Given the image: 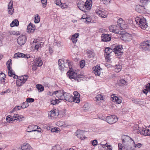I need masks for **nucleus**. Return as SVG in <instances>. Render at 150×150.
Masks as SVG:
<instances>
[{"mask_svg":"<svg viewBox=\"0 0 150 150\" xmlns=\"http://www.w3.org/2000/svg\"><path fill=\"white\" fill-rule=\"evenodd\" d=\"M101 40L104 42L110 41L111 38V36L108 34L103 33L101 35Z\"/></svg>","mask_w":150,"mask_h":150,"instance_id":"nucleus-13","label":"nucleus"},{"mask_svg":"<svg viewBox=\"0 0 150 150\" xmlns=\"http://www.w3.org/2000/svg\"><path fill=\"white\" fill-rule=\"evenodd\" d=\"M93 72L95 75H100L102 71V69L101 68L99 65H97L93 68Z\"/></svg>","mask_w":150,"mask_h":150,"instance_id":"nucleus-19","label":"nucleus"},{"mask_svg":"<svg viewBox=\"0 0 150 150\" xmlns=\"http://www.w3.org/2000/svg\"><path fill=\"white\" fill-rule=\"evenodd\" d=\"M109 30L110 32H112L115 34H121L122 31H120L117 28V27L116 26H111L109 27Z\"/></svg>","mask_w":150,"mask_h":150,"instance_id":"nucleus-18","label":"nucleus"},{"mask_svg":"<svg viewBox=\"0 0 150 150\" xmlns=\"http://www.w3.org/2000/svg\"><path fill=\"white\" fill-rule=\"evenodd\" d=\"M59 100H65L66 101L71 102L72 100V95L69 93L64 92L63 94L58 97Z\"/></svg>","mask_w":150,"mask_h":150,"instance_id":"nucleus-5","label":"nucleus"},{"mask_svg":"<svg viewBox=\"0 0 150 150\" xmlns=\"http://www.w3.org/2000/svg\"><path fill=\"white\" fill-rule=\"evenodd\" d=\"M8 13L11 15H12L14 12V9L13 8H8Z\"/></svg>","mask_w":150,"mask_h":150,"instance_id":"nucleus-47","label":"nucleus"},{"mask_svg":"<svg viewBox=\"0 0 150 150\" xmlns=\"http://www.w3.org/2000/svg\"><path fill=\"white\" fill-rule=\"evenodd\" d=\"M18 25L19 21L17 19H15L13 20L10 24V25L11 27L14 26H17Z\"/></svg>","mask_w":150,"mask_h":150,"instance_id":"nucleus-29","label":"nucleus"},{"mask_svg":"<svg viewBox=\"0 0 150 150\" xmlns=\"http://www.w3.org/2000/svg\"><path fill=\"white\" fill-rule=\"evenodd\" d=\"M85 65V62L84 60H82L80 62V67L81 68H83Z\"/></svg>","mask_w":150,"mask_h":150,"instance_id":"nucleus-46","label":"nucleus"},{"mask_svg":"<svg viewBox=\"0 0 150 150\" xmlns=\"http://www.w3.org/2000/svg\"><path fill=\"white\" fill-rule=\"evenodd\" d=\"M27 39L26 35H21L17 39L18 43L21 46L24 45L26 42Z\"/></svg>","mask_w":150,"mask_h":150,"instance_id":"nucleus-10","label":"nucleus"},{"mask_svg":"<svg viewBox=\"0 0 150 150\" xmlns=\"http://www.w3.org/2000/svg\"><path fill=\"white\" fill-rule=\"evenodd\" d=\"M22 150H33V148L28 143H24L21 146Z\"/></svg>","mask_w":150,"mask_h":150,"instance_id":"nucleus-23","label":"nucleus"},{"mask_svg":"<svg viewBox=\"0 0 150 150\" xmlns=\"http://www.w3.org/2000/svg\"><path fill=\"white\" fill-rule=\"evenodd\" d=\"M28 76H14L13 78H17V79L21 80V81H24L25 80V82L28 78Z\"/></svg>","mask_w":150,"mask_h":150,"instance_id":"nucleus-24","label":"nucleus"},{"mask_svg":"<svg viewBox=\"0 0 150 150\" xmlns=\"http://www.w3.org/2000/svg\"><path fill=\"white\" fill-rule=\"evenodd\" d=\"M11 92V90H10L9 89H7L6 91H4V92H2L1 93V95H3L4 94V93H9V92Z\"/></svg>","mask_w":150,"mask_h":150,"instance_id":"nucleus-61","label":"nucleus"},{"mask_svg":"<svg viewBox=\"0 0 150 150\" xmlns=\"http://www.w3.org/2000/svg\"><path fill=\"white\" fill-rule=\"evenodd\" d=\"M51 131L52 132H55L57 133L59 132L60 131V129L58 127H54L51 129Z\"/></svg>","mask_w":150,"mask_h":150,"instance_id":"nucleus-44","label":"nucleus"},{"mask_svg":"<svg viewBox=\"0 0 150 150\" xmlns=\"http://www.w3.org/2000/svg\"><path fill=\"white\" fill-rule=\"evenodd\" d=\"M114 47L113 48V52L115 54L116 56L118 57V58H120L123 54V52L121 51V50L123 49L122 45H115L114 46Z\"/></svg>","mask_w":150,"mask_h":150,"instance_id":"nucleus-3","label":"nucleus"},{"mask_svg":"<svg viewBox=\"0 0 150 150\" xmlns=\"http://www.w3.org/2000/svg\"><path fill=\"white\" fill-rule=\"evenodd\" d=\"M50 113V116L54 117V116H58L59 114L58 110L56 109L51 111L48 113L49 115Z\"/></svg>","mask_w":150,"mask_h":150,"instance_id":"nucleus-27","label":"nucleus"},{"mask_svg":"<svg viewBox=\"0 0 150 150\" xmlns=\"http://www.w3.org/2000/svg\"><path fill=\"white\" fill-rule=\"evenodd\" d=\"M111 98L112 101H115L118 104H119L121 103V99L117 96H113V97H111Z\"/></svg>","mask_w":150,"mask_h":150,"instance_id":"nucleus-30","label":"nucleus"},{"mask_svg":"<svg viewBox=\"0 0 150 150\" xmlns=\"http://www.w3.org/2000/svg\"><path fill=\"white\" fill-rule=\"evenodd\" d=\"M86 54L88 55L89 58L93 57L94 55V53L93 52L89 50H87Z\"/></svg>","mask_w":150,"mask_h":150,"instance_id":"nucleus-33","label":"nucleus"},{"mask_svg":"<svg viewBox=\"0 0 150 150\" xmlns=\"http://www.w3.org/2000/svg\"><path fill=\"white\" fill-rule=\"evenodd\" d=\"M79 97H73L72 96V100L70 102H74L76 103H79L80 101Z\"/></svg>","mask_w":150,"mask_h":150,"instance_id":"nucleus-32","label":"nucleus"},{"mask_svg":"<svg viewBox=\"0 0 150 150\" xmlns=\"http://www.w3.org/2000/svg\"><path fill=\"white\" fill-rule=\"evenodd\" d=\"M23 53L20 52L16 53L14 54V58H18L23 57Z\"/></svg>","mask_w":150,"mask_h":150,"instance_id":"nucleus-37","label":"nucleus"},{"mask_svg":"<svg viewBox=\"0 0 150 150\" xmlns=\"http://www.w3.org/2000/svg\"><path fill=\"white\" fill-rule=\"evenodd\" d=\"M55 2L56 4L59 6H60V4H61L62 3H61L60 0H55Z\"/></svg>","mask_w":150,"mask_h":150,"instance_id":"nucleus-59","label":"nucleus"},{"mask_svg":"<svg viewBox=\"0 0 150 150\" xmlns=\"http://www.w3.org/2000/svg\"><path fill=\"white\" fill-rule=\"evenodd\" d=\"M79 34L78 33H76L74 34L72 36V38L73 39H76L79 36Z\"/></svg>","mask_w":150,"mask_h":150,"instance_id":"nucleus-57","label":"nucleus"},{"mask_svg":"<svg viewBox=\"0 0 150 150\" xmlns=\"http://www.w3.org/2000/svg\"><path fill=\"white\" fill-rule=\"evenodd\" d=\"M97 141L96 139H95L93 140L92 142V144L93 146H96L97 144Z\"/></svg>","mask_w":150,"mask_h":150,"instance_id":"nucleus-62","label":"nucleus"},{"mask_svg":"<svg viewBox=\"0 0 150 150\" xmlns=\"http://www.w3.org/2000/svg\"><path fill=\"white\" fill-rule=\"evenodd\" d=\"M115 45H113L111 47V48L106 47L105 50V59H108L110 60V57L111 56V54L112 52H113V48Z\"/></svg>","mask_w":150,"mask_h":150,"instance_id":"nucleus-6","label":"nucleus"},{"mask_svg":"<svg viewBox=\"0 0 150 150\" xmlns=\"http://www.w3.org/2000/svg\"><path fill=\"white\" fill-rule=\"evenodd\" d=\"M26 102L28 103H32L35 100L34 98H28L26 100Z\"/></svg>","mask_w":150,"mask_h":150,"instance_id":"nucleus-48","label":"nucleus"},{"mask_svg":"<svg viewBox=\"0 0 150 150\" xmlns=\"http://www.w3.org/2000/svg\"><path fill=\"white\" fill-rule=\"evenodd\" d=\"M65 64H67L69 68V70L68 71L67 73V75H74L75 74H77V73L74 71L73 69L71 68V62L69 61L68 59L64 60Z\"/></svg>","mask_w":150,"mask_h":150,"instance_id":"nucleus-9","label":"nucleus"},{"mask_svg":"<svg viewBox=\"0 0 150 150\" xmlns=\"http://www.w3.org/2000/svg\"><path fill=\"white\" fill-rule=\"evenodd\" d=\"M132 144L130 142V143H128L127 144L123 146L124 148L126 150H134V144L132 143Z\"/></svg>","mask_w":150,"mask_h":150,"instance_id":"nucleus-21","label":"nucleus"},{"mask_svg":"<svg viewBox=\"0 0 150 150\" xmlns=\"http://www.w3.org/2000/svg\"><path fill=\"white\" fill-rule=\"evenodd\" d=\"M12 117V116L11 115H8L6 117V120L8 121H12L13 120V118Z\"/></svg>","mask_w":150,"mask_h":150,"instance_id":"nucleus-49","label":"nucleus"},{"mask_svg":"<svg viewBox=\"0 0 150 150\" xmlns=\"http://www.w3.org/2000/svg\"><path fill=\"white\" fill-rule=\"evenodd\" d=\"M59 99L58 100L57 99H55V100H52L51 101V103L53 105H56L61 102V101H59Z\"/></svg>","mask_w":150,"mask_h":150,"instance_id":"nucleus-42","label":"nucleus"},{"mask_svg":"<svg viewBox=\"0 0 150 150\" xmlns=\"http://www.w3.org/2000/svg\"><path fill=\"white\" fill-rule=\"evenodd\" d=\"M74 96L73 97H80L79 94L76 91H74L73 92Z\"/></svg>","mask_w":150,"mask_h":150,"instance_id":"nucleus-58","label":"nucleus"},{"mask_svg":"<svg viewBox=\"0 0 150 150\" xmlns=\"http://www.w3.org/2000/svg\"><path fill=\"white\" fill-rule=\"evenodd\" d=\"M92 4V1L91 0H87L85 2L83 6V8H84V10L81 8H79V9L85 12H86V9L87 11L90 10L91 8Z\"/></svg>","mask_w":150,"mask_h":150,"instance_id":"nucleus-8","label":"nucleus"},{"mask_svg":"<svg viewBox=\"0 0 150 150\" xmlns=\"http://www.w3.org/2000/svg\"><path fill=\"white\" fill-rule=\"evenodd\" d=\"M132 143L134 144V148L136 147H137L138 148H140L142 146V144L141 143H139L136 144H135L134 142L133 141L132 142Z\"/></svg>","mask_w":150,"mask_h":150,"instance_id":"nucleus-50","label":"nucleus"},{"mask_svg":"<svg viewBox=\"0 0 150 150\" xmlns=\"http://www.w3.org/2000/svg\"><path fill=\"white\" fill-rule=\"evenodd\" d=\"M36 88L38 90L39 92L43 91L44 90V86L41 84H37Z\"/></svg>","mask_w":150,"mask_h":150,"instance_id":"nucleus-34","label":"nucleus"},{"mask_svg":"<svg viewBox=\"0 0 150 150\" xmlns=\"http://www.w3.org/2000/svg\"><path fill=\"white\" fill-rule=\"evenodd\" d=\"M13 118H14L13 120H18L19 122L23 120L25 118L22 115H19L18 114H15L14 115Z\"/></svg>","mask_w":150,"mask_h":150,"instance_id":"nucleus-22","label":"nucleus"},{"mask_svg":"<svg viewBox=\"0 0 150 150\" xmlns=\"http://www.w3.org/2000/svg\"><path fill=\"white\" fill-rule=\"evenodd\" d=\"M95 12L97 15L102 18L106 17L107 16L106 11L101 7H97L95 10Z\"/></svg>","mask_w":150,"mask_h":150,"instance_id":"nucleus-2","label":"nucleus"},{"mask_svg":"<svg viewBox=\"0 0 150 150\" xmlns=\"http://www.w3.org/2000/svg\"><path fill=\"white\" fill-rule=\"evenodd\" d=\"M25 83V80L24 81H21V80L17 79L16 81V83L17 85L19 87L21 86L23 84Z\"/></svg>","mask_w":150,"mask_h":150,"instance_id":"nucleus-36","label":"nucleus"},{"mask_svg":"<svg viewBox=\"0 0 150 150\" xmlns=\"http://www.w3.org/2000/svg\"><path fill=\"white\" fill-rule=\"evenodd\" d=\"M121 69L122 66L121 65H116L115 69V71L117 72H118L121 71Z\"/></svg>","mask_w":150,"mask_h":150,"instance_id":"nucleus-39","label":"nucleus"},{"mask_svg":"<svg viewBox=\"0 0 150 150\" xmlns=\"http://www.w3.org/2000/svg\"><path fill=\"white\" fill-rule=\"evenodd\" d=\"M60 6L62 9H64L67 7V6L64 3H62L61 4H60Z\"/></svg>","mask_w":150,"mask_h":150,"instance_id":"nucleus-55","label":"nucleus"},{"mask_svg":"<svg viewBox=\"0 0 150 150\" xmlns=\"http://www.w3.org/2000/svg\"><path fill=\"white\" fill-rule=\"evenodd\" d=\"M40 21V18H39V16L38 14L35 15V23H38Z\"/></svg>","mask_w":150,"mask_h":150,"instance_id":"nucleus-45","label":"nucleus"},{"mask_svg":"<svg viewBox=\"0 0 150 150\" xmlns=\"http://www.w3.org/2000/svg\"><path fill=\"white\" fill-rule=\"evenodd\" d=\"M122 139L123 146L127 144L128 143H130L131 142H133L134 141L132 139V138L127 135H124L122 137Z\"/></svg>","mask_w":150,"mask_h":150,"instance_id":"nucleus-11","label":"nucleus"},{"mask_svg":"<svg viewBox=\"0 0 150 150\" xmlns=\"http://www.w3.org/2000/svg\"><path fill=\"white\" fill-rule=\"evenodd\" d=\"M149 92H150V83H148L146 85L145 88L143 90V92L146 95Z\"/></svg>","mask_w":150,"mask_h":150,"instance_id":"nucleus-28","label":"nucleus"},{"mask_svg":"<svg viewBox=\"0 0 150 150\" xmlns=\"http://www.w3.org/2000/svg\"><path fill=\"white\" fill-rule=\"evenodd\" d=\"M37 126L35 125H31L28 126L27 128L26 131L27 132H31L35 131H38L40 132V131L39 130H36V129H37Z\"/></svg>","mask_w":150,"mask_h":150,"instance_id":"nucleus-17","label":"nucleus"},{"mask_svg":"<svg viewBox=\"0 0 150 150\" xmlns=\"http://www.w3.org/2000/svg\"><path fill=\"white\" fill-rule=\"evenodd\" d=\"M41 2L43 4L44 7L46 6L47 3V0H41Z\"/></svg>","mask_w":150,"mask_h":150,"instance_id":"nucleus-56","label":"nucleus"},{"mask_svg":"<svg viewBox=\"0 0 150 150\" xmlns=\"http://www.w3.org/2000/svg\"><path fill=\"white\" fill-rule=\"evenodd\" d=\"M119 150H124L122 144L120 143L118 144Z\"/></svg>","mask_w":150,"mask_h":150,"instance_id":"nucleus-64","label":"nucleus"},{"mask_svg":"<svg viewBox=\"0 0 150 150\" xmlns=\"http://www.w3.org/2000/svg\"><path fill=\"white\" fill-rule=\"evenodd\" d=\"M147 129L143 128L141 131H140V133L141 134L145 136H148V132H147Z\"/></svg>","mask_w":150,"mask_h":150,"instance_id":"nucleus-35","label":"nucleus"},{"mask_svg":"<svg viewBox=\"0 0 150 150\" xmlns=\"http://www.w3.org/2000/svg\"><path fill=\"white\" fill-rule=\"evenodd\" d=\"M126 83V81L123 79H121L119 81V85L120 86H123L125 85Z\"/></svg>","mask_w":150,"mask_h":150,"instance_id":"nucleus-41","label":"nucleus"},{"mask_svg":"<svg viewBox=\"0 0 150 150\" xmlns=\"http://www.w3.org/2000/svg\"><path fill=\"white\" fill-rule=\"evenodd\" d=\"M52 93V96H53L54 95H55L56 96H58L59 97V96L60 95H59V93L58 91H55L51 92Z\"/></svg>","mask_w":150,"mask_h":150,"instance_id":"nucleus-52","label":"nucleus"},{"mask_svg":"<svg viewBox=\"0 0 150 150\" xmlns=\"http://www.w3.org/2000/svg\"><path fill=\"white\" fill-rule=\"evenodd\" d=\"M12 60L11 59L8 60L6 63L7 64V67L8 68V75H16L15 72L13 71L12 68L11 67V65L12 64Z\"/></svg>","mask_w":150,"mask_h":150,"instance_id":"nucleus-12","label":"nucleus"},{"mask_svg":"<svg viewBox=\"0 0 150 150\" xmlns=\"http://www.w3.org/2000/svg\"><path fill=\"white\" fill-rule=\"evenodd\" d=\"M135 21L137 25L142 29L145 30L148 26L146 19L144 18L137 17L135 18Z\"/></svg>","mask_w":150,"mask_h":150,"instance_id":"nucleus-1","label":"nucleus"},{"mask_svg":"<svg viewBox=\"0 0 150 150\" xmlns=\"http://www.w3.org/2000/svg\"><path fill=\"white\" fill-rule=\"evenodd\" d=\"M23 57L25 58H30V55L29 54H23Z\"/></svg>","mask_w":150,"mask_h":150,"instance_id":"nucleus-60","label":"nucleus"},{"mask_svg":"<svg viewBox=\"0 0 150 150\" xmlns=\"http://www.w3.org/2000/svg\"><path fill=\"white\" fill-rule=\"evenodd\" d=\"M140 49L144 51H150V40H146L140 45Z\"/></svg>","mask_w":150,"mask_h":150,"instance_id":"nucleus-4","label":"nucleus"},{"mask_svg":"<svg viewBox=\"0 0 150 150\" xmlns=\"http://www.w3.org/2000/svg\"><path fill=\"white\" fill-rule=\"evenodd\" d=\"M132 101L133 103L135 104H139L141 102V101L139 99L136 98V99H132Z\"/></svg>","mask_w":150,"mask_h":150,"instance_id":"nucleus-43","label":"nucleus"},{"mask_svg":"<svg viewBox=\"0 0 150 150\" xmlns=\"http://www.w3.org/2000/svg\"><path fill=\"white\" fill-rule=\"evenodd\" d=\"M119 34L122 35L121 37H120L121 39L125 42H127L129 40L127 39V37H131V35L129 33L123 31H122L121 34Z\"/></svg>","mask_w":150,"mask_h":150,"instance_id":"nucleus-20","label":"nucleus"},{"mask_svg":"<svg viewBox=\"0 0 150 150\" xmlns=\"http://www.w3.org/2000/svg\"><path fill=\"white\" fill-rule=\"evenodd\" d=\"M25 108V107L23 106H15L14 108L13 109V111H17L18 110H21V109H24Z\"/></svg>","mask_w":150,"mask_h":150,"instance_id":"nucleus-38","label":"nucleus"},{"mask_svg":"<svg viewBox=\"0 0 150 150\" xmlns=\"http://www.w3.org/2000/svg\"><path fill=\"white\" fill-rule=\"evenodd\" d=\"M25 107V108H27L28 106V103H27L26 102H23L21 104V106H23Z\"/></svg>","mask_w":150,"mask_h":150,"instance_id":"nucleus-63","label":"nucleus"},{"mask_svg":"<svg viewBox=\"0 0 150 150\" xmlns=\"http://www.w3.org/2000/svg\"><path fill=\"white\" fill-rule=\"evenodd\" d=\"M69 78L73 80L72 79H74V80L77 81L79 82L81 80H84V78L83 77L84 76H67Z\"/></svg>","mask_w":150,"mask_h":150,"instance_id":"nucleus-15","label":"nucleus"},{"mask_svg":"<svg viewBox=\"0 0 150 150\" xmlns=\"http://www.w3.org/2000/svg\"><path fill=\"white\" fill-rule=\"evenodd\" d=\"M96 99L95 100L97 102L96 103L98 104H99L101 102V101H102L103 100V96L100 94L97 95L96 97Z\"/></svg>","mask_w":150,"mask_h":150,"instance_id":"nucleus-25","label":"nucleus"},{"mask_svg":"<svg viewBox=\"0 0 150 150\" xmlns=\"http://www.w3.org/2000/svg\"><path fill=\"white\" fill-rule=\"evenodd\" d=\"M27 32L28 33H33L35 30V29L32 28H30V29L28 28H27Z\"/></svg>","mask_w":150,"mask_h":150,"instance_id":"nucleus-51","label":"nucleus"},{"mask_svg":"<svg viewBox=\"0 0 150 150\" xmlns=\"http://www.w3.org/2000/svg\"><path fill=\"white\" fill-rule=\"evenodd\" d=\"M41 58L39 57L38 58H36L35 59L34 64H35L38 66V67H40L43 64L42 60L41 59Z\"/></svg>","mask_w":150,"mask_h":150,"instance_id":"nucleus-26","label":"nucleus"},{"mask_svg":"<svg viewBox=\"0 0 150 150\" xmlns=\"http://www.w3.org/2000/svg\"><path fill=\"white\" fill-rule=\"evenodd\" d=\"M58 64L59 65V69L61 71L64 70V67H66V65L65 64L64 59H60L58 61Z\"/></svg>","mask_w":150,"mask_h":150,"instance_id":"nucleus-16","label":"nucleus"},{"mask_svg":"<svg viewBox=\"0 0 150 150\" xmlns=\"http://www.w3.org/2000/svg\"><path fill=\"white\" fill-rule=\"evenodd\" d=\"M35 25L32 24L31 23H30L28 26V28L29 29H30V28H31L35 29Z\"/></svg>","mask_w":150,"mask_h":150,"instance_id":"nucleus-54","label":"nucleus"},{"mask_svg":"<svg viewBox=\"0 0 150 150\" xmlns=\"http://www.w3.org/2000/svg\"><path fill=\"white\" fill-rule=\"evenodd\" d=\"M117 120V117L114 115L108 116L105 119V121L110 124H112L115 123Z\"/></svg>","mask_w":150,"mask_h":150,"instance_id":"nucleus-7","label":"nucleus"},{"mask_svg":"<svg viewBox=\"0 0 150 150\" xmlns=\"http://www.w3.org/2000/svg\"><path fill=\"white\" fill-rule=\"evenodd\" d=\"M83 16L82 18H81V20L82 21H83L84 22H87L88 23H89L91 22V19L90 17H86V18L83 17Z\"/></svg>","mask_w":150,"mask_h":150,"instance_id":"nucleus-31","label":"nucleus"},{"mask_svg":"<svg viewBox=\"0 0 150 150\" xmlns=\"http://www.w3.org/2000/svg\"><path fill=\"white\" fill-rule=\"evenodd\" d=\"M38 67L37 65H36V64H35L33 63L32 70L33 71H35L37 69V67Z\"/></svg>","mask_w":150,"mask_h":150,"instance_id":"nucleus-53","label":"nucleus"},{"mask_svg":"<svg viewBox=\"0 0 150 150\" xmlns=\"http://www.w3.org/2000/svg\"><path fill=\"white\" fill-rule=\"evenodd\" d=\"M61 148L59 145H56L52 147L51 150H61Z\"/></svg>","mask_w":150,"mask_h":150,"instance_id":"nucleus-40","label":"nucleus"},{"mask_svg":"<svg viewBox=\"0 0 150 150\" xmlns=\"http://www.w3.org/2000/svg\"><path fill=\"white\" fill-rule=\"evenodd\" d=\"M75 135L81 140L85 139L86 138L84 136V131L83 130H77L76 132L75 133Z\"/></svg>","mask_w":150,"mask_h":150,"instance_id":"nucleus-14","label":"nucleus"}]
</instances>
